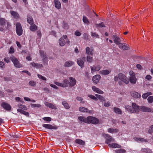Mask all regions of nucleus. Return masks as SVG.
<instances>
[{
  "label": "nucleus",
  "instance_id": "f257e3e1",
  "mask_svg": "<svg viewBox=\"0 0 153 153\" xmlns=\"http://www.w3.org/2000/svg\"><path fill=\"white\" fill-rule=\"evenodd\" d=\"M125 109L131 113H137L140 111V106H138L136 103H132L131 106L128 105H126Z\"/></svg>",
  "mask_w": 153,
  "mask_h": 153
},
{
  "label": "nucleus",
  "instance_id": "f03ea898",
  "mask_svg": "<svg viewBox=\"0 0 153 153\" xmlns=\"http://www.w3.org/2000/svg\"><path fill=\"white\" fill-rule=\"evenodd\" d=\"M114 80L115 82L118 81L119 80L126 84L128 83L129 82L127 77L124 74L121 73H119L117 76H115Z\"/></svg>",
  "mask_w": 153,
  "mask_h": 153
},
{
  "label": "nucleus",
  "instance_id": "7ed1b4c3",
  "mask_svg": "<svg viewBox=\"0 0 153 153\" xmlns=\"http://www.w3.org/2000/svg\"><path fill=\"white\" fill-rule=\"evenodd\" d=\"M6 25L9 27L10 26V23L7 20L3 18H0V31H3L4 28H5Z\"/></svg>",
  "mask_w": 153,
  "mask_h": 153
},
{
  "label": "nucleus",
  "instance_id": "20e7f679",
  "mask_svg": "<svg viewBox=\"0 0 153 153\" xmlns=\"http://www.w3.org/2000/svg\"><path fill=\"white\" fill-rule=\"evenodd\" d=\"M70 41L66 35H64L59 40V44L61 46H64L66 43L69 44Z\"/></svg>",
  "mask_w": 153,
  "mask_h": 153
},
{
  "label": "nucleus",
  "instance_id": "39448f33",
  "mask_svg": "<svg viewBox=\"0 0 153 153\" xmlns=\"http://www.w3.org/2000/svg\"><path fill=\"white\" fill-rule=\"evenodd\" d=\"M88 121L87 123H91L94 124H97L99 122L98 119L92 116L88 117Z\"/></svg>",
  "mask_w": 153,
  "mask_h": 153
},
{
  "label": "nucleus",
  "instance_id": "423d86ee",
  "mask_svg": "<svg viewBox=\"0 0 153 153\" xmlns=\"http://www.w3.org/2000/svg\"><path fill=\"white\" fill-rule=\"evenodd\" d=\"M11 60L13 63L14 66L18 68H21L22 67V65L20 64L18 59L14 56H12L10 58Z\"/></svg>",
  "mask_w": 153,
  "mask_h": 153
},
{
  "label": "nucleus",
  "instance_id": "0eeeda50",
  "mask_svg": "<svg viewBox=\"0 0 153 153\" xmlns=\"http://www.w3.org/2000/svg\"><path fill=\"white\" fill-rule=\"evenodd\" d=\"M16 31L17 34L19 36H21L22 34L23 30L19 23L17 22L16 24Z\"/></svg>",
  "mask_w": 153,
  "mask_h": 153
},
{
  "label": "nucleus",
  "instance_id": "6e6552de",
  "mask_svg": "<svg viewBox=\"0 0 153 153\" xmlns=\"http://www.w3.org/2000/svg\"><path fill=\"white\" fill-rule=\"evenodd\" d=\"M55 84L56 85L61 86L62 87H66L68 86V84L69 83V82L68 79H64L63 82L62 83H60L58 82H55Z\"/></svg>",
  "mask_w": 153,
  "mask_h": 153
},
{
  "label": "nucleus",
  "instance_id": "1a4fd4ad",
  "mask_svg": "<svg viewBox=\"0 0 153 153\" xmlns=\"http://www.w3.org/2000/svg\"><path fill=\"white\" fill-rule=\"evenodd\" d=\"M101 68V66L100 65H94L91 66V72L93 73L94 72L99 71L100 70Z\"/></svg>",
  "mask_w": 153,
  "mask_h": 153
},
{
  "label": "nucleus",
  "instance_id": "9d476101",
  "mask_svg": "<svg viewBox=\"0 0 153 153\" xmlns=\"http://www.w3.org/2000/svg\"><path fill=\"white\" fill-rule=\"evenodd\" d=\"M140 111L146 112H153V111L150 108L145 106H140Z\"/></svg>",
  "mask_w": 153,
  "mask_h": 153
},
{
  "label": "nucleus",
  "instance_id": "9b49d317",
  "mask_svg": "<svg viewBox=\"0 0 153 153\" xmlns=\"http://www.w3.org/2000/svg\"><path fill=\"white\" fill-rule=\"evenodd\" d=\"M114 42L117 45H118L121 42L120 39L116 35H113L112 37Z\"/></svg>",
  "mask_w": 153,
  "mask_h": 153
},
{
  "label": "nucleus",
  "instance_id": "f8f14e48",
  "mask_svg": "<svg viewBox=\"0 0 153 153\" xmlns=\"http://www.w3.org/2000/svg\"><path fill=\"white\" fill-rule=\"evenodd\" d=\"M43 127L49 129H56L58 128V127L56 126H53L52 125L48 124H44L42 125Z\"/></svg>",
  "mask_w": 153,
  "mask_h": 153
},
{
  "label": "nucleus",
  "instance_id": "ddd939ff",
  "mask_svg": "<svg viewBox=\"0 0 153 153\" xmlns=\"http://www.w3.org/2000/svg\"><path fill=\"white\" fill-rule=\"evenodd\" d=\"M85 59V57L78 59L77 62L78 65L81 67V68L84 66V62L83 60Z\"/></svg>",
  "mask_w": 153,
  "mask_h": 153
},
{
  "label": "nucleus",
  "instance_id": "4468645a",
  "mask_svg": "<svg viewBox=\"0 0 153 153\" xmlns=\"http://www.w3.org/2000/svg\"><path fill=\"white\" fill-rule=\"evenodd\" d=\"M134 139L135 141L139 143H146L147 142V140L144 138L135 137L134 138Z\"/></svg>",
  "mask_w": 153,
  "mask_h": 153
},
{
  "label": "nucleus",
  "instance_id": "2eb2a0df",
  "mask_svg": "<svg viewBox=\"0 0 153 153\" xmlns=\"http://www.w3.org/2000/svg\"><path fill=\"white\" fill-rule=\"evenodd\" d=\"M1 106L5 110L7 111H10L11 109L10 105L6 102H3L1 104Z\"/></svg>",
  "mask_w": 153,
  "mask_h": 153
},
{
  "label": "nucleus",
  "instance_id": "dca6fc26",
  "mask_svg": "<svg viewBox=\"0 0 153 153\" xmlns=\"http://www.w3.org/2000/svg\"><path fill=\"white\" fill-rule=\"evenodd\" d=\"M101 78V76L99 75H96L92 78V80L95 83H97Z\"/></svg>",
  "mask_w": 153,
  "mask_h": 153
},
{
  "label": "nucleus",
  "instance_id": "f3484780",
  "mask_svg": "<svg viewBox=\"0 0 153 153\" xmlns=\"http://www.w3.org/2000/svg\"><path fill=\"white\" fill-rule=\"evenodd\" d=\"M85 50L86 53L87 54L91 56L93 55L94 50L93 48H91L90 49L89 47H87L86 48Z\"/></svg>",
  "mask_w": 153,
  "mask_h": 153
},
{
  "label": "nucleus",
  "instance_id": "a211bd4d",
  "mask_svg": "<svg viewBox=\"0 0 153 153\" xmlns=\"http://www.w3.org/2000/svg\"><path fill=\"white\" fill-rule=\"evenodd\" d=\"M92 89L94 92L99 94H103L104 93L101 90L95 86H93Z\"/></svg>",
  "mask_w": 153,
  "mask_h": 153
},
{
  "label": "nucleus",
  "instance_id": "6ab92c4d",
  "mask_svg": "<svg viewBox=\"0 0 153 153\" xmlns=\"http://www.w3.org/2000/svg\"><path fill=\"white\" fill-rule=\"evenodd\" d=\"M44 104L47 107H49V108L52 109H56V107L54 105L51 103L47 102H44Z\"/></svg>",
  "mask_w": 153,
  "mask_h": 153
},
{
  "label": "nucleus",
  "instance_id": "aec40b11",
  "mask_svg": "<svg viewBox=\"0 0 153 153\" xmlns=\"http://www.w3.org/2000/svg\"><path fill=\"white\" fill-rule=\"evenodd\" d=\"M69 80L70 81L69 82L70 86L71 87L74 86L76 83V81L75 79L72 77H70Z\"/></svg>",
  "mask_w": 153,
  "mask_h": 153
},
{
  "label": "nucleus",
  "instance_id": "412c9836",
  "mask_svg": "<svg viewBox=\"0 0 153 153\" xmlns=\"http://www.w3.org/2000/svg\"><path fill=\"white\" fill-rule=\"evenodd\" d=\"M128 80L132 84H135L137 81V78L135 76H130Z\"/></svg>",
  "mask_w": 153,
  "mask_h": 153
},
{
  "label": "nucleus",
  "instance_id": "4be33fe9",
  "mask_svg": "<svg viewBox=\"0 0 153 153\" xmlns=\"http://www.w3.org/2000/svg\"><path fill=\"white\" fill-rule=\"evenodd\" d=\"M55 7L57 9H59L61 7V4L59 0H54Z\"/></svg>",
  "mask_w": 153,
  "mask_h": 153
},
{
  "label": "nucleus",
  "instance_id": "5701e85b",
  "mask_svg": "<svg viewBox=\"0 0 153 153\" xmlns=\"http://www.w3.org/2000/svg\"><path fill=\"white\" fill-rule=\"evenodd\" d=\"M30 64L33 67H36L37 68H41L42 66V64L36 63L35 62H32Z\"/></svg>",
  "mask_w": 153,
  "mask_h": 153
},
{
  "label": "nucleus",
  "instance_id": "b1692460",
  "mask_svg": "<svg viewBox=\"0 0 153 153\" xmlns=\"http://www.w3.org/2000/svg\"><path fill=\"white\" fill-rule=\"evenodd\" d=\"M131 95L135 98H138L141 97L140 95L138 92L132 91L131 93Z\"/></svg>",
  "mask_w": 153,
  "mask_h": 153
},
{
  "label": "nucleus",
  "instance_id": "393cba45",
  "mask_svg": "<svg viewBox=\"0 0 153 153\" xmlns=\"http://www.w3.org/2000/svg\"><path fill=\"white\" fill-rule=\"evenodd\" d=\"M78 119L81 122L86 123H88V117L86 118L84 117L80 116L78 117Z\"/></svg>",
  "mask_w": 153,
  "mask_h": 153
},
{
  "label": "nucleus",
  "instance_id": "a878e982",
  "mask_svg": "<svg viewBox=\"0 0 153 153\" xmlns=\"http://www.w3.org/2000/svg\"><path fill=\"white\" fill-rule=\"evenodd\" d=\"M118 45L120 48L123 50H127L128 49V47L126 44L120 43Z\"/></svg>",
  "mask_w": 153,
  "mask_h": 153
},
{
  "label": "nucleus",
  "instance_id": "bb28decb",
  "mask_svg": "<svg viewBox=\"0 0 153 153\" xmlns=\"http://www.w3.org/2000/svg\"><path fill=\"white\" fill-rule=\"evenodd\" d=\"M108 146L110 147L115 148H120L121 147V146L120 145L118 144L115 143L109 144Z\"/></svg>",
  "mask_w": 153,
  "mask_h": 153
},
{
  "label": "nucleus",
  "instance_id": "cd10ccee",
  "mask_svg": "<svg viewBox=\"0 0 153 153\" xmlns=\"http://www.w3.org/2000/svg\"><path fill=\"white\" fill-rule=\"evenodd\" d=\"M79 110L80 112L84 113L88 112V108L83 107H79Z\"/></svg>",
  "mask_w": 153,
  "mask_h": 153
},
{
  "label": "nucleus",
  "instance_id": "c85d7f7f",
  "mask_svg": "<svg viewBox=\"0 0 153 153\" xmlns=\"http://www.w3.org/2000/svg\"><path fill=\"white\" fill-rule=\"evenodd\" d=\"M110 71L108 70H103L100 71V73L102 75H106L109 74Z\"/></svg>",
  "mask_w": 153,
  "mask_h": 153
},
{
  "label": "nucleus",
  "instance_id": "c756f323",
  "mask_svg": "<svg viewBox=\"0 0 153 153\" xmlns=\"http://www.w3.org/2000/svg\"><path fill=\"white\" fill-rule=\"evenodd\" d=\"M114 111L116 113L121 114H122V111L119 108L117 107H114Z\"/></svg>",
  "mask_w": 153,
  "mask_h": 153
},
{
  "label": "nucleus",
  "instance_id": "7c9ffc66",
  "mask_svg": "<svg viewBox=\"0 0 153 153\" xmlns=\"http://www.w3.org/2000/svg\"><path fill=\"white\" fill-rule=\"evenodd\" d=\"M27 22L30 25L33 24V20L32 18L30 16H28L27 18Z\"/></svg>",
  "mask_w": 153,
  "mask_h": 153
},
{
  "label": "nucleus",
  "instance_id": "2f4dec72",
  "mask_svg": "<svg viewBox=\"0 0 153 153\" xmlns=\"http://www.w3.org/2000/svg\"><path fill=\"white\" fill-rule=\"evenodd\" d=\"M17 111L25 115L26 116H28L29 115V113L28 112L25 111L21 109H17Z\"/></svg>",
  "mask_w": 153,
  "mask_h": 153
},
{
  "label": "nucleus",
  "instance_id": "473e14b6",
  "mask_svg": "<svg viewBox=\"0 0 153 153\" xmlns=\"http://www.w3.org/2000/svg\"><path fill=\"white\" fill-rule=\"evenodd\" d=\"M95 96L101 102H103L105 101L104 98L100 95L96 94Z\"/></svg>",
  "mask_w": 153,
  "mask_h": 153
},
{
  "label": "nucleus",
  "instance_id": "72a5a7b5",
  "mask_svg": "<svg viewBox=\"0 0 153 153\" xmlns=\"http://www.w3.org/2000/svg\"><path fill=\"white\" fill-rule=\"evenodd\" d=\"M74 64V62L71 61L66 62L64 65L65 67H69L71 66Z\"/></svg>",
  "mask_w": 153,
  "mask_h": 153
},
{
  "label": "nucleus",
  "instance_id": "f704fd0d",
  "mask_svg": "<svg viewBox=\"0 0 153 153\" xmlns=\"http://www.w3.org/2000/svg\"><path fill=\"white\" fill-rule=\"evenodd\" d=\"M75 142L79 145H83L85 144V142L79 139H76L75 140Z\"/></svg>",
  "mask_w": 153,
  "mask_h": 153
},
{
  "label": "nucleus",
  "instance_id": "c9c22d12",
  "mask_svg": "<svg viewBox=\"0 0 153 153\" xmlns=\"http://www.w3.org/2000/svg\"><path fill=\"white\" fill-rule=\"evenodd\" d=\"M108 131L109 133H113L117 132L118 131V130L117 129L109 128L108 129Z\"/></svg>",
  "mask_w": 153,
  "mask_h": 153
},
{
  "label": "nucleus",
  "instance_id": "e433bc0d",
  "mask_svg": "<svg viewBox=\"0 0 153 153\" xmlns=\"http://www.w3.org/2000/svg\"><path fill=\"white\" fill-rule=\"evenodd\" d=\"M10 13L12 16H13L15 18H18L19 17V15L18 13L14 11H11Z\"/></svg>",
  "mask_w": 153,
  "mask_h": 153
},
{
  "label": "nucleus",
  "instance_id": "4c0bfd02",
  "mask_svg": "<svg viewBox=\"0 0 153 153\" xmlns=\"http://www.w3.org/2000/svg\"><path fill=\"white\" fill-rule=\"evenodd\" d=\"M37 27L35 24H33L30 27V30L32 31H34L37 30Z\"/></svg>",
  "mask_w": 153,
  "mask_h": 153
},
{
  "label": "nucleus",
  "instance_id": "58836bf2",
  "mask_svg": "<svg viewBox=\"0 0 153 153\" xmlns=\"http://www.w3.org/2000/svg\"><path fill=\"white\" fill-rule=\"evenodd\" d=\"M62 104L66 109H68L70 108V106L66 101H63L62 102Z\"/></svg>",
  "mask_w": 153,
  "mask_h": 153
},
{
  "label": "nucleus",
  "instance_id": "ea45409f",
  "mask_svg": "<svg viewBox=\"0 0 153 153\" xmlns=\"http://www.w3.org/2000/svg\"><path fill=\"white\" fill-rule=\"evenodd\" d=\"M96 26L97 28L99 29L100 28L105 27V25L103 22H102L100 24H96Z\"/></svg>",
  "mask_w": 153,
  "mask_h": 153
},
{
  "label": "nucleus",
  "instance_id": "a19ab883",
  "mask_svg": "<svg viewBox=\"0 0 153 153\" xmlns=\"http://www.w3.org/2000/svg\"><path fill=\"white\" fill-rule=\"evenodd\" d=\"M152 94L151 92H148L143 94L142 96V97L144 99H146L148 96Z\"/></svg>",
  "mask_w": 153,
  "mask_h": 153
},
{
  "label": "nucleus",
  "instance_id": "79ce46f5",
  "mask_svg": "<svg viewBox=\"0 0 153 153\" xmlns=\"http://www.w3.org/2000/svg\"><path fill=\"white\" fill-rule=\"evenodd\" d=\"M82 20L83 22L87 25H88L89 22L88 19L85 16H83V17Z\"/></svg>",
  "mask_w": 153,
  "mask_h": 153
},
{
  "label": "nucleus",
  "instance_id": "37998d69",
  "mask_svg": "<svg viewBox=\"0 0 153 153\" xmlns=\"http://www.w3.org/2000/svg\"><path fill=\"white\" fill-rule=\"evenodd\" d=\"M126 152V150L122 149H119L115 151L116 153H125Z\"/></svg>",
  "mask_w": 153,
  "mask_h": 153
},
{
  "label": "nucleus",
  "instance_id": "c03bdc74",
  "mask_svg": "<svg viewBox=\"0 0 153 153\" xmlns=\"http://www.w3.org/2000/svg\"><path fill=\"white\" fill-rule=\"evenodd\" d=\"M86 59L87 61L89 63H91L92 62L93 60V58L92 57L90 56L89 55L87 56Z\"/></svg>",
  "mask_w": 153,
  "mask_h": 153
},
{
  "label": "nucleus",
  "instance_id": "a18cd8bd",
  "mask_svg": "<svg viewBox=\"0 0 153 153\" xmlns=\"http://www.w3.org/2000/svg\"><path fill=\"white\" fill-rule=\"evenodd\" d=\"M18 106L19 108L21 109H24V110H27V108L26 107V106L25 105H23L19 104L18 105Z\"/></svg>",
  "mask_w": 153,
  "mask_h": 153
},
{
  "label": "nucleus",
  "instance_id": "49530a36",
  "mask_svg": "<svg viewBox=\"0 0 153 153\" xmlns=\"http://www.w3.org/2000/svg\"><path fill=\"white\" fill-rule=\"evenodd\" d=\"M148 102L151 103L153 102V96H149L147 99Z\"/></svg>",
  "mask_w": 153,
  "mask_h": 153
},
{
  "label": "nucleus",
  "instance_id": "de8ad7c7",
  "mask_svg": "<svg viewBox=\"0 0 153 153\" xmlns=\"http://www.w3.org/2000/svg\"><path fill=\"white\" fill-rule=\"evenodd\" d=\"M142 150L143 152H145L147 153H152V152L151 150L149 149H143Z\"/></svg>",
  "mask_w": 153,
  "mask_h": 153
},
{
  "label": "nucleus",
  "instance_id": "09e8293b",
  "mask_svg": "<svg viewBox=\"0 0 153 153\" xmlns=\"http://www.w3.org/2000/svg\"><path fill=\"white\" fill-rule=\"evenodd\" d=\"M29 84L31 86H35L36 85V82L33 81H31L29 82Z\"/></svg>",
  "mask_w": 153,
  "mask_h": 153
},
{
  "label": "nucleus",
  "instance_id": "8fccbe9b",
  "mask_svg": "<svg viewBox=\"0 0 153 153\" xmlns=\"http://www.w3.org/2000/svg\"><path fill=\"white\" fill-rule=\"evenodd\" d=\"M88 96L90 98H91V99L94 100H97V99L96 97H95L94 95H92V94H89L88 95Z\"/></svg>",
  "mask_w": 153,
  "mask_h": 153
},
{
  "label": "nucleus",
  "instance_id": "3c124183",
  "mask_svg": "<svg viewBox=\"0 0 153 153\" xmlns=\"http://www.w3.org/2000/svg\"><path fill=\"white\" fill-rule=\"evenodd\" d=\"M76 99L81 102V103H84L85 102L84 101H82V97H77L76 98Z\"/></svg>",
  "mask_w": 153,
  "mask_h": 153
},
{
  "label": "nucleus",
  "instance_id": "603ef678",
  "mask_svg": "<svg viewBox=\"0 0 153 153\" xmlns=\"http://www.w3.org/2000/svg\"><path fill=\"white\" fill-rule=\"evenodd\" d=\"M153 132V125L151 126L148 130V132L149 134H151Z\"/></svg>",
  "mask_w": 153,
  "mask_h": 153
},
{
  "label": "nucleus",
  "instance_id": "864d4df0",
  "mask_svg": "<svg viewBox=\"0 0 153 153\" xmlns=\"http://www.w3.org/2000/svg\"><path fill=\"white\" fill-rule=\"evenodd\" d=\"M37 76L40 79H42L43 80H46V79L45 77L42 76L41 75H40L39 74H38Z\"/></svg>",
  "mask_w": 153,
  "mask_h": 153
},
{
  "label": "nucleus",
  "instance_id": "5fc2aeb1",
  "mask_svg": "<svg viewBox=\"0 0 153 153\" xmlns=\"http://www.w3.org/2000/svg\"><path fill=\"white\" fill-rule=\"evenodd\" d=\"M91 36L93 37L99 38V35L96 33L91 32Z\"/></svg>",
  "mask_w": 153,
  "mask_h": 153
},
{
  "label": "nucleus",
  "instance_id": "6e6d98bb",
  "mask_svg": "<svg viewBox=\"0 0 153 153\" xmlns=\"http://www.w3.org/2000/svg\"><path fill=\"white\" fill-rule=\"evenodd\" d=\"M112 138L110 136L109 138L106 140V143L107 144H109V143L111 140H112Z\"/></svg>",
  "mask_w": 153,
  "mask_h": 153
},
{
  "label": "nucleus",
  "instance_id": "4d7b16f0",
  "mask_svg": "<svg viewBox=\"0 0 153 153\" xmlns=\"http://www.w3.org/2000/svg\"><path fill=\"white\" fill-rule=\"evenodd\" d=\"M43 119L45 121H50L51 120V118L49 117H44Z\"/></svg>",
  "mask_w": 153,
  "mask_h": 153
},
{
  "label": "nucleus",
  "instance_id": "13d9d810",
  "mask_svg": "<svg viewBox=\"0 0 153 153\" xmlns=\"http://www.w3.org/2000/svg\"><path fill=\"white\" fill-rule=\"evenodd\" d=\"M31 106L32 107H40L41 106V105L39 104H32L31 105Z\"/></svg>",
  "mask_w": 153,
  "mask_h": 153
},
{
  "label": "nucleus",
  "instance_id": "bf43d9fd",
  "mask_svg": "<svg viewBox=\"0 0 153 153\" xmlns=\"http://www.w3.org/2000/svg\"><path fill=\"white\" fill-rule=\"evenodd\" d=\"M5 67V65L4 63L0 61V67L2 68H4Z\"/></svg>",
  "mask_w": 153,
  "mask_h": 153
},
{
  "label": "nucleus",
  "instance_id": "052dcab7",
  "mask_svg": "<svg viewBox=\"0 0 153 153\" xmlns=\"http://www.w3.org/2000/svg\"><path fill=\"white\" fill-rule=\"evenodd\" d=\"M129 74L131 76H135V73L133 71H131L129 72Z\"/></svg>",
  "mask_w": 153,
  "mask_h": 153
},
{
  "label": "nucleus",
  "instance_id": "680f3d73",
  "mask_svg": "<svg viewBox=\"0 0 153 153\" xmlns=\"http://www.w3.org/2000/svg\"><path fill=\"white\" fill-rule=\"evenodd\" d=\"M40 53L43 59H45L46 56L45 55V53L43 51H40Z\"/></svg>",
  "mask_w": 153,
  "mask_h": 153
},
{
  "label": "nucleus",
  "instance_id": "e2e57ef3",
  "mask_svg": "<svg viewBox=\"0 0 153 153\" xmlns=\"http://www.w3.org/2000/svg\"><path fill=\"white\" fill-rule=\"evenodd\" d=\"M14 52V49L13 47H11L9 49V53H13Z\"/></svg>",
  "mask_w": 153,
  "mask_h": 153
},
{
  "label": "nucleus",
  "instance_id": "0e129e2a",
  "mask_svg": "<svg viewBox=\"0 0 153 153\" xmlns=\"http://www.w3.org/2000/svg\"><path fill=\"white\" fill-rule=\"evenodd\" d=\"M111 104L108 101L107 102H105L104 105L105 107H108Z\"/></svg>",
  "mask_w": 153,
  "mask_h": 153
},
{
  "label": "nucleus",
  "instance_id": "69168bd1",
  "mask_svg": "<svg viewBox=\"0 0 153 153\" xmlns=\"http://www.w3.org/2000/svg\"><path fill=\"white\" fill-rule=\"evenodd\" d=\"M4 61L7 63H8L10 62V59L8 57H6L4 58Z\"/></svg>",
  "mask_w": 153,
  "mask_h": 153
},
{
  "label": "nucleus",
  "instance_id": "338daca9",
  "mask_svg": "<svg viewBox=\"0 0 153 153\" xmlns=\"http://www.w3.org/2000/svg\"><path fill=\"white\" fill-rule=\"evenodd\" d=\"M63 27L65 29H68V24L65 23L64 22Z\"/></svg>",
  "mask_w": 153,
  "mask_h": 153
},
{
  "label": "nucleus",
  "instance_id": "774afa93",
  "mask_svg": "<svg viewBox=\"0 0 153 153\" xmlns=\"http://www.w3.org/2000/svg\"><path fill=\"white\" fill-rule=\"evenodd\" d=\"M15 100L17 102H22V100H21V98L19 97H16L15 98Z\"/></svg>",
  "mask_w": 153,
  "mask_h": 153
}]
</instances>
